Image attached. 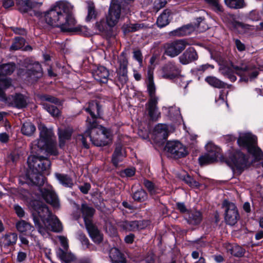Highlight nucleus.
I'll return each instance as SVG.
<instances>
[{
	"label": "nucleus",
	"mask_w": 263,
	"mask_h": 263,
	"mask_svg": "<svg viewBox=\"0 0 263 263\" xmlns=\"http://www.w3.org/2000/svg\"><path fill=\"white\" fill-rule=\"evenodd\" d=\"M30 170L27 174V183L38 186L36 196L39 199L42 197L53 209L58 210L60 207L59 199L51 187L45 189L40 186L44 183V177L42 174L48 175L51 165L50 160L44 157L31 155L27 161Z\"/></svg>",
	"instance_id": "f257e3e1"
},
{
	"label": "nucleus",
	"mask_w": 263,
	"mask_h": 263,
	"mask_svg": "<svg viewBox=\"0 0 263 263\" xmlns=\"http://www.w3.org/2000/svg\"><path fill=\"white\" fill-rule=\"evenodd\" d=\"M34 227L38 232L46 238L49 231L60 232L63 230L61 222L57 216L53 214L48 206L40 200H32L29 202Z\"/></svg>",
	"instance_id": "f03ea898"
},
{
	"label": "nucleus",
	"mask_w": 263,
	"mask_h": 263,
	"mask_svg": "<svg viewBox=\"0 0 263 263\" xmlns=\"http://www.w3.org/2000/svg\"><path fill=\"white\" fill-rule=\"evenodd\" d=\"M46 22L52 27H58L64 32H78L81 26H76L73 15V6L67 1H61L46 12L44 15Z\"/></svg>",
	"instance_id": "7ed1b4c3"
},
{
	"label": "nucleus",
	"mask_w": 263,
	"mask_h": 263,
	"mask_svg": "<svg viewBox=\"0 0 263 263\" xmlns=\"http://www.w3.org/2000/svg\"><path fill=\"white\" fill-rule=\"evenodd\" d=\"M87 118V129L84 135H79L76 138L77 141H81L83 146L86 148L89 146L85 137H88L92 143L97 146H105L112 141V133L109 129L98 124L97 122H91Z\"/></svg>",
	"instance_id": "20e7f679"
},
{
	"label": "nucleus",
	"mask_w": 263,
	"mask_h": 263,
	"mask_svg": "<svg viewBox=\"0 0 263 263\" xmlns=\"http://www.w3.org/2000/svg\"><path fill=\"white\" fill-rule=\"evenodd\" d=\"M219 70L222 75L232 82L237 80L234 73L241 77L240 81L245 82L256 78L259 73L257 67L251 63L245 61L237 63L231 62L230 65H221Z\"/></svg>",
	"instance_id": "39448f33"
},
{
	"label": "nucleus",
	"mask_w": 263,
	"mask_h": 263,
	"mask_svg": "<svg viewBox=\"0 0 263 263\" xmlns=\"http://www.w3.org/2000/svg\"><path fill=\"white\" fill-rule=\"evenodd\" d=\"M40 138L34 141L30 145L32 153L45 152L47 155L57 156L58 152L57 142L52 128H47L44 125H39Z\"/></svg>",
	"instance_id": "423d86ee"
},
{
	"label": "nucleus",
	"mask_w": 263,
	"mask_h": 263,
	"mask_svg": "<svg viewBox=\"0 0 263 263\" xmlns=\"http://www.w3.org/2000/svg\"><path fill=\"white\" fill-rule=\"evenodd\" d=\"M121 6L111 1L106 20L97 22L96 28L102 34L109 36L112 35V28L117 24L120 17Z\"/></svg>",
	"instance_id": "0eeeda50"
},
{
	"label": "nucleus",
	"mask_w": 263,
	"mask_h": 263,
	"mask_svg": "<svg viewBox=\"0 0 263 263\" xmlns=\"http://www.w3.org/2000/svg\"><path fill=\"white\" fill-rule=\"evenodd\" d=\"M256 137L250 133H241L237 139L238 145L246 148L256 160L263 159V152L256 145Z\"/></svg>",
	"instance_id": "6e6552de"
},
{
	"label": "nucleus",
	"mask_w": 263,
	"mask_h": 263,
	"mask_svg": "<svg viewBox=\"0 0 263 263\" xmlns=\"http://www.w3.org/2000/svg\"><path fill=\"white\" fill-rule=\"evenodd\" d=\"M226 163L233 172L240 174L247 167L248 158L240 151H235L230 154Z\"/></svg>",
	"instance_id": "1a4fd4ad"
},
{
	"label": "nucleus",
	"mask_w": 263,
	"mask_h": 263,
	"mask_svg": "<svg viewBox=\"0 0 263 263\" xmlns=\"http://www.w3.org/2000/svg\"><path fill=\"white\" fill-rule=\"evenodd\" d=\"M187 45V43L185 40H176L164 43L162 48L165 55L174 58L181 53Z\"/></svg>",
	"instance_id": "9d476101"
},
{
	"label": "nucleus",
	"mask_w": 263,
	"mask_h": 263,
	"mask_svg": "<svg viewBox=\"0 0 263 263\" xmlns=\"http://www.w3.org/2000/svg\"><path fill=\"white\" fill-rule=\"evenodd\" d=\"M206 153L200 156L199 162L201 165L212 163L217 160L220 155V149L212 142H208L205 145Z\"/></svg>",
	"instance_id": "9b49d317"
},
{
	"label": "nucleus",
	"mask_w": 263,
	"mask_h": 263,
	"mask_svg": "<svg viewBox=\"0 0 263 263\" xmlns=\"http://www.w3.org/2000/svg\"><path fill=\"white\" fill-rule=\"evenodd\" d=\"M0 101L8 106H12L17 108H22L27 106L28 99L25 96L21 93H16L14 95L10 96L8 97L2 95V96H0Z\"/></svg>",
	"instance_id": "f8f14e48"
},
{
	"label": "nucleus",
	"mask_w": 263,
	"mask_h": 263,
	"mask_svg": "<svg viewBox=\"0 0 263 263\" xmlns=\"http://www.w3.org/2000/svg\"><path fill=\"white\" fill-rule=\"evenodd\" d=\"M222 206L226 209L224 219L227 224L234 226L239 218V214L235 204L224 200Z\"/></svg>",
	"instance_id": "ddd939ff"
},
{
	"label": "nucleus",
	"mask_w": 263,
	"mask_h": 263,
	"mask_svg": "<svg viewBox=\"0 0 263 263\" xmlns=\"http://www.w3.org/2000/svg\"><path fill=\"white\" fill-rule=\"evenodd\" d=\"M165 148L175 158L183 157L187 154L185 146L178 141H168Z\"/></svg>",
	"instance_id": "4468645a"
},
{
	"label": "nucleus",
	"mask_w": 263,
	"mask_h": 263,
	"mask_svg": "<svg viewBox=\"0 0 263 263\" xmlns=\"http://www.w3.org/2000/svg\"><path fill=\"white\" fill-rule=\"evenodd\" d=\"M149 222L145 220L122 221L118 223V226L125 231H135L145 228Z\"/></svg>",
	"instance_id": "2eb2a0df"
},
{
	"label": "nucleus",
	"mask_w": 263,
	"mask_h": 263,
	"mask_svg": "<svg viewBox=\"0 0 263 263\" xmlns=\"http://www.w3.org/2000/svg\"><path fill=\"white\" fill-rule=\"evenodd\" d=\"M180 69L173 62H168L161 69V76L164 79L173 80L180 76Z\"/></svg>",
	"instance_id": "dca6fc26"
},
{
	"label": "nucleus",
	"mask_w": 263,
	"mask_h": 263,
	"mask_svg": "<svg viewBox=\"0 0 263 263\" xmlns=\"http://www.w3.org/2000/svg\"><path fill=\"white\" fill-rule=\"evenodd\" d=\"M119 67L116 69L117 77L122 85L126 83L128 81L127 65L128 61L124 57H120L118 61Z\"/></svg>",
	"instance_id": "f3484780"
},
{
	"label": "nucleus",
	"mask_w": 263,
	"mask_h": 263,
	"mask_svg": "<svg viewBox=\"0 0 263 263\" xmlns=\"http://www.w3.org/2000/svg\"><path fill=\"white\" fill-rule=\"evenodd\" d=\"M174 130L171 125L165 124H158L154 128V134L160 141L165 140L167 138L168 134Z\"/></svg>",
	"instance_id": "a211bd4d"
},
{
	"label": "nucleus",
	"mask_w": 263,
	"mask_h": 263,
	"mask_svg": "<svg viewBox=\"0 0 263 263\" xmlns=\"http://www.w3.org/2000/svg\"><path fill=\"white\" fill-rule=\"evenodd\" d=\"M158 101V99H149L145 105L148 116L153 121H156L160 117L161 114L157 107Z\"/></svg>",
	"instance_id": "6ab92c4d"
},
{
	"label": "nucleus",
	"mask_w": 263,
	"mask_h": 263,
	"mask_svg": "<svg viewBox=\"0 0 263 263\" xmlns=\"http://www.w3.org/2000/svg\"><path fill=\"white\" fill-rule=\"evenodd\" d=\"M198 58L197 53L193 47H189L179 57V62L186 65L196 61Z\"/></svg>",
	"instance_id": "aec40b11"
},
{
	"label": "nucleus",
	"mask_w": 263,
	"mask_h": 263,
	"mask_svg": "<svg viewBox=\"0 0 263 263\" xmlns=\"http://www.w3.org/2000/svg\"><path fill=\"white\" fill-rule=\"evenodd\" d=\"M94 79L101 83H106L108 81L109 71L103 66H100L94 69L92 72Z\"/></svg>",
	"instance_id": "412c9836"
},
{
	"label": "nucleus",
	"mask_w": 263,
	"mask_h": 263,
	"mask_svg": "<svg viewBox=\"0 0 263 263\" xmlns=\"http://www.w3.org/2000/svg\"><path fill=\"white\" fill-rule=\"evenodd\" d=\"M72 133L73 128L70 126H68L64 129L58 128V135L59 140V146L61 148H63L66 141L70 139Z\"/></svg>",
	"instance_id": "4be33fe9"
},
{
	"label": "nucleus",
	"mask_w": 263,
	"mask_h": 263,
	"mask_svg": "<svg viewBox=\"0 0 263 263\" xmlns=\"http://www.w3.org/2000/svg\"><path fill=\"white\" fill-rule=\"evenodd\" d=\"M85 110L89 114L91 118H88L91 122H96L97 118L100 116L101 107L96 101L89 102L88 106L85 108Z\"/></svg>",
	"instance_id": "5701e85b"
},
{
	"label": "nucleus",
	"mask_w": 263,
	"mask_h": 263,
	"mask_svg": "<svg viewBox=\"0 0 263 263\" xmlns=\"http://www.w3.org/2000/svg\"><path fill=\"white\" fill-rule=\"evenodd\" d=\"M17 234L15 233H7L0 238V247L7 248L13 246L17 241Z\"/></svg>",
	"instance_id": "b1692460"
},
{
	"label": "nucleus",
	"mask_w": 263,
	"mask_h": 263,
	"mask_svg": "<svg viewBox=\"0 0 263 263\" xmlns=\"http://www.w3.org/2000/svg\"><path fill=\"white\" fill-rule=\"evenodd\" d=\"M86 229L89 236L92 241L96 243H100L103 239V234L99 231L97 228L92 224H87Z\"/></svg>",
	"instance_id": "393cba45"
},
{
	"label": "nucleus",
	"mask_w": 263,
	"mask_h": 263,
	"mask_svg": "<svg viewBox=\"0 0 263 263\" xmlns=\"http://www.w3.org/2000/svg\"><path fill=\"white\" fill-rule=\"evenodd\" d=\"M16 4L19 10L23 13L28 12L30 9L42 5V3L30 2L29 0H16Z\"/></svg>",
	"instance_id": "a878e982"
},
{
	"label": "nucleus",
	"mask_w": 263,
	"mask_h": 263,
	"mask_svg": "<svg viewBox=\"0 0 263 263\" xmlns=\"http://www.w3.org/2000/svg\"><path fill=\"white\" fill-rule=\"evenodd\" d=\"M196 26L193 24H187L171 31L170 34L178 36L188 35L196 29Z\"/></svg>",
	"instance_id": "bb28decb"
},
{
	"label": "nucleus",
	"mask_w": 263,
	"mask_h": 263,
	"mask_svg": "<svg viewBox=\"0 0 263 263\" xmlns=\"http://www.w3.org/2000/svg\"><path fill=\"white\" fill-rule=\"evenodd\" d=\"M125 156V151L122 145L120 143L117 144L112 157V162L114 165L117 166L119 162L121 161Z\"/></svg>",
	"instance_id": "cd10ccee"
},
{
	"label": "nucleus",
	"mask_w": 263,
	"mask_h": 263,
	"mask_svg": "<svg viewBox=\"0 0 263 263\" xmlns=\"http://www.w3.org/2000/svg\"><path fill=\"white\" fill-rule=\"evenodd\" d=\"M27 76L33 80H36L42 76V69L39 63H34L27 72Z\"/></svg>",
	"instance_id": "c85d7f7f"
},
{
	"label": "nucleus",
	"mask_w": 263,
	"mask_h": 263,
	"mask_svg": "<svg viewBox=\"0 0 263 263\" xmlns=\"http://www.w3.org/2000/svg\"><path fill=\"white\" fill-rule=\"evenodd\" d=\"M81 212L85 226H87V224H92L91 218L95 213V210L87 204L83 203L81 205Z\"/></svg>",
	"instance_id": "c756f323"
},
{
	"label": "nucleus",
	"mask_w": 263,
	"mask_h": 263,
	"mask_svg": "<svg viewBox=\"0 0 263 263\" xmlns=\"http://www.w3.org/2000/svg\"><path fill=\"white\" fill-rule=\"evenodd\" d=\"M57 256L64 263H72L76 260V256L67 250L64 251L61 248L57 249L56 251Z\"/></svg>",
	"instance_id": "7c9ffc66"
},
{
	"label": "nucleus",
	"mask_w": 263,
	"mask_h": 263,
	"mask_svg": "<svg viewBox=\"0 0 263 263\" xmlns=\"http://www.w3.org/2000/svg\"><path fill=\"white\" fill-rule=\"evenodd\" d=\"M15 227L17 231L21 234L33 232L34 231V227L29 222L24 220H20L16 222Z\"/></svg>",
	"instance_id": "2f4dec72"
},
{
	"label": "nucleus",
	"mask_w": 263,
	"mask_h": 263,
	"mask_svg": "<svg viewBox=\"0 0 263 263\" xmlns=\"http://www.w3.org/2000/svg\"><path fill=\"white\" fill-rule=\"evenodd\" d=\"M109 257L112 263H126L123 255L116 247H114L110 250Z\"/></svg>",
	"instance_id": "473e14b6"
},
{
	"label": "nucleus",
	"mask_w": 263,
	"mask_h": 263,
	"mask_svg": "<svg viewBox=\"0 0 263 263\" xmlns=\"http://www.w3.org/2000/svg\"><path fill=\"white\" fill-rule=\"evenodd\" d=\"M171 11L168 9L164 10L158 17L156 22L158 27L162 28L167 26L170 22Z\"/></svg>",
	"instance_id": "72a5a7b5"
},
{
	"label": "nucleus",
	"mask_w": 263,
	"mask_h": 263,
	"mask_svg": "<svg viewBox=\"0 0 263 263\" xmlns=\"http://www.w3.org/2000/svg\"><path fill=\"white\" fill-rule=\"evenodd\" d=\"M226 248L228 252L236 257H241L245 253V250L236 244H227Z\"/></svg>",
	"instance_id": "f704fd0d"
},
{
	"label": "nucleus",
	"mask_w": 263,
	"mask_h": 263,
	"mask_svg": "<svg viewBox=\"0 0 263 263\" xmlns=\"http://www.w3.org/2000/svg\"><path fill=\"white\" fill-rule=\"evenodd\" d=\"M55 177L59 183L65 187H71L73 185L72 178L67 175L55 173Z\"/></svg>",
	"instance_id": "c9c22d12"
},
{
	"label": "nucleus",
	"mask_w": 263,
	"mask_h": 263,
	"mask_svg": "<svg viewBox=\"0 0 263 263\" xmlns=\"http://www.w3.org/2000/svg\"><path fill=\"white\" fill-rule=\"evenodd\" d=\"M163 110L167 112V116L172 120L182 119L179 108L175 106L168 108L164 107Z\"/></svg>",
	"instance_id": "e433bc0d"
},
{
	"label": "nucleus",
	"mask_w": 263,
	"mask_h": 263,
	"mask_svg": "<svg viewBox=\"0 0 263 263\" xmlns=\"http://www.w3.org/2000/svg\"><path fill=\"white\" fill-rule=\"evenodd\" d=\"M16 68L14 63L10 62L0 64V76H7L11 74Z\"/></svg>",
	"instance_id": "4c0bfd02"
},
{
	"label": "nucleus",
	"mask_w": 263,
	"mask_h": 263,
	"mask_svg": "<svg viewBox=\"0 0 263 263\" xmlns=\"http://www.w3.org/2000/svg\"><path fill=\"white\" fill-rule=\"evenodd\" d=\"M35 126L29 121L24 122L21 127L22 133L27 136H32L35 131Z\"/></svg>",
	"instance_id": "58836bf2"
},
{
	"label": "nucleus",
	"mask_w": 263,
	"mask_h": 263,
	"mask_svg": "<svg viewBox=\"0 0 263 263\" xmlns=\"http://www.w3.org/2000/svg\"><path fill=\"white\" fill-rule=\"evenodd\" d=\"M205 82L210 86L217 88H223L224 83L214 76H208L205 79Z\"/></svg>",
	"instance_id": "ea45409f"
},
{
	"label": "nucleus",
	"mask_w": 263,
	"mask_h": 263,
	"mask_svg": "<svg viewBox=\"0 0 263 263\" xmlns=\"http://www.w3.org/2000/svg\"><path fill=\"white\" fill-rule=\"evenodd\" d=\"M189 221L192 224H198L202 220L201 213L199 211H194L189 214Z\"/></svg>",
	"instance_id": "a19ab883"
},
{
	"label": "nucleus",
	"mask_w": 263,
	"mask_h": 263,
	"mask_svg": "<svg viewBox=\"0 0 263 263\" xmlns=\"http://www.w3.org/2000/svg\"><path fill=\"white\" fill-rule=\"evenodd\" d=\"M88 14L86 18L87 22L90 21L91 20L95 18L96 16V12L95 9V6L93 2L91 1L87 2Z\"/></svg>",
	"instance_id": "79ce46f5"
},
{
	"label": "nucleus",
	"mask_w": 263,
	"mask_h": 263,
	"mask_svg": "<svg viewBox=\"0 0 263 263\" xmlns=\"http://www.w3.org/2000/svg\"><path fill=\"white\" fill-rule=\"evenodd\" d=\"M25 43V40L20 36L16 37L14 39V42L10 46V50H18L24 46Z\"/></svg>",
	"instance_id": "37998d69"
},
{
	"label": "nucleus",
	"mask_w": 263,
	"mask_h": 263,
	"mask_svg": "<svg viewBox=\"0 0 263 263\" xmlns=\"http://www.w3.org/2000/svg\"><path fill=\"white\" fill-rule=\"evenodd\" d=\"M43 108L46 109L51 116L57 117L60 114L59 109L53 105H50L47 103H43Z\"/></svg>",
	"instance_id": "c03bdc74"
},
{
	"label": "nucleus",
	"mask_w": 263,
	"mask_h": 263,
	"mask_svg": "<svg viewBox=\"0 0 263 263\" xmlns=\"http://www.w3.org/2000/svg\"><path fill=\"white\" fill-rule=\"evenodd\" d=\"M224 2L231 8L239 9L244 5L243 0H224Z\"/></svg>",
	"instance_id": "a18cd8bd"
},
{
	"label": "nucleus",
	"mask_w": 263,
	"mask_h": 263,
	"mask_svg": "<svg viewBox=\"0 0 263 263\" xmlns=\"http://www.w3.org/2000/svg\"><path fill=\"white\" fill-rule=\"evenodd\" d=\"M11 85V80L9 78L0 79V96H6L4 90L8 88Z\"/></svg>",
	"instance_id": "49530a36"
},
{
	"label": "nucleus",
	"mask_w": 263,
	"mask_h": 263,
	"mask_svg": "<svg viewBox=\"0 0 263 263\" xmlns=\"http://www.w3.org/2000/svg\"><path fill=\"white\" fill-rule=\"evenodd\" d=\"M108 234L114 238V240L116 242L117 245L121 242V240L118 236V232L116 229L113 227H109L106 230Z\"/></svg>",
	"instance_id": "de8ad7c7"
},
{
	"label": "nucleus",
	"mask_w": 263,
	"mask_h": 263,
	"mask_svg": "<svg viewBox=\"0 0 263 263\" xmlns=\"http://www.w3.org/2000/svg\"><path fill=\"white\" fill-rule=\"evenodd\" d=\"M147 194L142 189H140L136 191L134 194L133 198L135 200L138 201H144L146 199Z\"/></svg>",
	"instance_id": "09e8293b"
},
{
	"label": "nucleus",
	"mask_w": 263,
	"mask_h": 263,
	"mask_svg": "<svg viewBox=\"0 0 263 263\" xmlns=\"http://www.w3.org/2000/svg\"><path fill=\"white\" fill-rule=\"evenodd\" d=\"M144 184L151 194L154 195L159 193V189L151 181L144 180Z\"/></svg>",
	"instance_id": "8fccbe9b"
},
{
	"label": "nucleus",
	"mask_w": 263,
	"mask_h": 263,
	"mask_svg": "<svg viewBox=\"0 0 263 263\" xmlns=\"http://www.w3.org/2000/svg\"><path fill=\"white\" fill-rule=\"evenodd\" d=\"M40 99L42 101H47L55 104H61V102L56 98L47 95H42Z\"/></svg>",
	"instance_id": "3c124183"
},
{
	"label": "nucleus",
	"mask_w": 263,
	"mask_h": 263,
	"mask_svg": "<svg viewBox=\"0 0 263 263\" xmlns=\"http://www.w3.org/2000/svg\"><path fill=\"white\" fill-rule=\"evenodd\" d=\"M147 87L148 92L150 96V99H152L153 98L158 99V98L155 96L156 88L154 82H148Z\"/></svg>",
	"instance_id": "603ef678"
},
{
	"label": "nucleus",
	"mask_w": 263,
	"mask_h": 263,
	"mask_svg": "<svg viewBox=\"0 0 263 263\" xmlns=\"http://www.w3.org/2000/svg\"><path fill=\"white\" fill-rule=\"evenodd\" d=\"M207 3L211 4L214 10L217 12H221L222 11V8L218 3V0H205Z\"/></svg>",
	"instance_id": "864d4df0"
},
{
	"label": "nucleus",
	"mask_w": 263,
	"mask_h": 263,
	"mask_svg": "<svg viewBox=\"0 0 263 263\" xmlns=\"http://www.w3.org/2000/svg\"><path fill=\"white\" fill-rule=\"evenodd\" d=\"M135 169L133 167L132 168H127L125 169L124 171H121L120 173V175L122 177H130L133 176L135 174Z\"/></svg>",
	"instance_id": "5fc2aeb1"
},
{
	"label": "nucleus",
	"mask_w": 263,
	"mask_h": 263,
	"mask_svg": "<svg viewBox=\"0 0 263 263\" xmlns=\"http://www.w3.org/2000/svg\"><path fill=\"white\" fill-rule=\"evenodd\" d=\"M14 210L17 216L20 218H22L25 216L24 209L18 204L14 205Z\"/></svg>",
	"instance_id": "6e6d98bb"
},
{
	"label": "nucleus",
	"mask_w": 263,
	"mask_h": 263,
	"mask_svg": "<svg viewBox=\"0 0 263 263\" xmlns=\"http://www.w3.org/2000/svg\"><path fill=\"white\" fill-rule=\"evenodd\" d=\"M79 239L83 246H85L86 248H88L89 246V240L84 234L81 233L79 234Z\"/></svg>",
	"instance_id": "4d7b16f0"
},
{
	"label": "nucleus",
	"mask_w": 263,
	"mask_h": 263,
	"mask_svg": "<svg viewBox=\"0 0 263 263\" xmlns=\"http://www.w3.org/2000/svg\"><path fill=\"white\" fill-rule=\"evenodd\" d=\"M134 58L137 60L140 65L142 63V55L140 50H136L134 51Z\"/></svg>",
	"instance_id": "13d9d810"
},
{
	"label": "nucleus",
	"mask_w": 263,
	"mask_h": 263,
	"mask_svg": "<svg viewBox=\"0 0 263 263\" xmlns=\"http://www.w3.org/2000/svg\"><path fill=\"white\" fill-rule=\"evenodd\" d=\"M61 246L65 250H67L68 248V240L67 238L64 236H60L59 237Z\"/></svg>",
	"instance_id": "bf43d9fd"
},
{
	"label": "nucleus",
	"mask_w": 263,
	"mask_h": 263,
	"mask_svg": "<svg viewBox=\"0 0 263 263\" xmlns=\"http://www.w3.org/2000/svg\"><path fill=\"white\" fill-rule=\"evenodd\" d=\"M175 79L176 82L179 83V84L181 86L184 87V88H185L187 86L188 84L186 83V81L184 80V77L182 76L180 74V76H179L178 78H176Z\"/></svg>",
	"instance_id": "052dcab7"
},
{
	"label": "nucleus",
	"mask_w": 263,
	"mask_h": 263,
	"mask_svg": "<svg viewBox=\"0 0 263 263\" xmlns=\"http://www.w3.org/2000/svg\"><path fill=\"white\" fill-rule=\"evenodd\" d=\"M184 181L191 186H197L198 184L197 182L194 181L193 178L189 176H187L186 177L184 178Z\"/></svg>",
	"instance_id": "680f3d73"
},
{
	"label": "nucleus",
	"mask_w": 263,
	"mask_h": 263,
	"mask_svg": "<svg viewBox=\"0 0 263 263\" xmlns=\"http://www.w3.org/2000/svg\"><path fill=\"white\" fill-rule=\"evenodd\" d=\"M11 29L15 34L23 35L26 34V31L24 28L11 27Z\"/></svg>",
	"instance_id": "e2e57ef3"
},
{
	"label": "nucleus",
	"mask_w": 263,
	"mask_h": 263,
	"mask_svg": "<svg viewBox=\"0 0 263 263\" xmlns=\"http://www.w3.org/2000/svg\"><path fill=\"white\" fill-rule=\"evenodd\" d=\"M14 3L13 0H3V6L5 9H8L14 6Z\"/></svg>",
	"instance_id": "0e129e2a"
},
{
	"label": "nucleus",
	"mask_w": 263,
	"mask_h": 263,
	"mask_svg": "<svg viewBox=\"0 0 263 263\" xmlns=\"http://www.w3.org/2000/svg\"><path fill=\"white\" fill-rule=\"evenodd\" d=\"M19 238L21 242V245H23L25 246L28 247L29 246V240L26 237L23 235V234H20Z\"/></svg>",
	"instance_id": "69168bd1"
},
{
	"label": "nucleus",
	"mask_w": 263,
	"mask_h": 263,
	"mask_svg": "<svg viewBox=\"0 0 263 263\" xmlns=\"http://www.w3.org/2000/svg\"><path fill=\"white\" fill-rule=\"evenodd\" d=\"M237 49L239 51H242L245 49V45L239 40L236 39L235 41Z\"/></svg>",
	"instance_id": "338daca9"
},
{
	"label": "nucleus",
	"mask_w": 263,
	"mask_h": 263,
	"mask_svg": "<svg viewBox=\"0 0 263 263\" xmlns=\"http://www.w3.org/2000/svg\"><path fill=\"white\" fill-rule=\"evenodd\" d=\"M90 188V185L89 183H85L83 185L79 186L80 191L84 194H87Z\"/></svg>",
	"instance_id": "774afa93"
}]
</instances>
